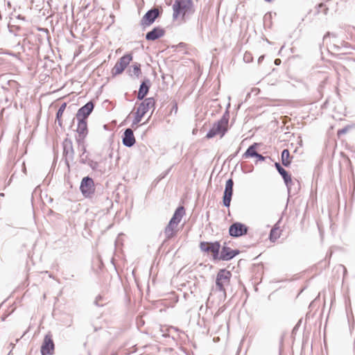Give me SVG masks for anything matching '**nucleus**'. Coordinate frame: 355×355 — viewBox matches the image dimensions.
Masks as SVG:
<instances>
[{"label": "nucleus", "instance_id": "1", "mask_svg": "<svg viewBox=\"0 0 355 355\" xmlns=\"http://www.w3.org/2000/svg\"><path fill=\"white\" fill-rule=\"evenodd\" d=\"M173 10V17L174 19L190 15L193 12L192 0H175Z\"/></svg>", "mask_w": 355, "mask_h": 355}, {"label": "nucleus", "instance_id": "2", "mask_svg": "<svg viewBox=\"0 0 355 355\" xmlns=\"http://www.w3.org/2000/svg\"><path fill=\"white\" fill-rule=\"evenodd\" d=\"M232 272L226 269H220L216 278V288L226 296V288L230 286Z\"/></svg>", "mask_w": 355, "mask_h": 355}, {"label": "nucleus", "instance_id": "3", "mask_svg": "<svg viewBox=\"0 0 355 355\" xmlns=\"http://www.w3.org/2000/svg\"><path fill=\"white\" fill-rule=\"evenodd\" d=\"M227 125L228 119L225 116H223L213 125L212 128L207 132L206 137L211 139L217 135H220V137H223L227 130Z\"/></svg>", "mask_w": 355, "mask_h": 355}, {"label": "nucleus", "instance_id": "4", "mask_svg": "<svg viewBox=\"0 0 355 355\" xmlns=\"http://www.w3.org/2000/svg\"><path fill=\"white\" fill-rule=\"evenodd\" d=\"M220 244L218 241L206 242L202 241L200 243V249L203 252L211 253L213 259L217 260L219 258Z\"/></svg>", "mask_w": 355, "mask_h": 355}, {"label": "nucleus", "instance_id": "5", "mask_svg": "<svg viewBox=\"0 0 355 355\" xmlns=\"http://www.w3.org/2000/svg\"><path fill=\"white\" fill-rule=\"evenodd\" d=\"M80 189L85 198L91 197L95 191L94 180L89 177L84 178L81 181Z\"/></svg>", "mask_w": 355, "mask_h": 355}, {"label": "nucleus", "instance_id": "6", "mask_svg": "<svg viewBox=\"0 0 355 355\" xmlns=\"http://www.w3.org/2000/svg\"><path fill=\"white\" fill-rule=\"evenodd\" d=\"M132 59V57L130 54H126L121 57L119 60L116 62L112 69L113 74L118 75L121 73L129 64Z\"/></svg>", "mask_w": 355, "mask_h": 355}, {"label": "nucleus", "instance_id": "7", "mask_svg": "<svg viewBox=\"0 0 355 355\" xmlns=\"http://www.w3.org/2000/svg\"><path fill=\"white\" fill-rule=\"evenodd\" d=\"M159 10L157 8L148 10L142 17L140 22V24L143 28H145L146 27L151 25L155 21V19L159 16Z\"/></svg>", "mask_w": 355, "mask_h": 355}, {"label": "nucleus", "instance_id": "8", "mask_svg": "<svg viewBox=\"0 0 355 355\" xmlns=\"http://www.w3.org/2000/svg\"><path fill=\"white\" fill-rule=\"evenodd\" d=\"M54 352V343L52 336L48 334L45 336L44 342L41 347V353L42 355H51Z\"/></svg>", "mask_w": 355, "mask_h": 355}, {"label": "nucleus", "instance_id": "9", "mask_svg": "<svg viewBox=\"0 0 355 355\" xmlns=\"http://www.w3.org/2000/svg\"><path fill=\"white\" fill-rule=\"evenodd\" d=\"M248 232V227L241 223H235L232 224L229 229V233L230 236L234 237H239L242 235L246 234Z\"/></svg>", "mask_w": 355, "mask_h": 355}, {"label": "nucleus", "instance_id": "10", "mask_svg": "<svg viewBox=\"0 0 355 355\" xmlns=\"http://www.w3.org/2000/svg\"><path fill=\"white\" fill-rule=\"evenodd\" d=\"M233 185L234 182L232 179H229L226 182L223 202L224 206L227 207H229L230 205V202L233 194Z\"/></svg>", "mask_w": 355, "mask_h": 355}, {"label": "nucleus", "instance_id": "11", "mask_svg": "<svg viewBox=\"0 0 355 355\" xmlns=\"http://www.w3.org/2000/svg\"><path fill=\"white\" fill-rule=\"evenodd\" d=\"M63 153L67 161L73 159L74 150L72 141L70 139H66L63 141Z\"/></svg>", "mask_w": 355, "mask_h": 355}, {"label": "nucleus", "instance_id": "12", "mask_svg": "<svg viewBox=\"0 0 355 355\" xmlns=\"http://www.w3.org/2000/svg\"><path fill=\"white\" fill-rule=\"evenodd\" d=\"M94 109V104L92 102H88L81 108H80L77 112L76 116L78 119H84L85 120L90 114Z\"/></svg>", "mask_w": 355, "mask_h": 355}, {"label": "nucleus", "instance_id": "13", "mask_svg": "<svg viewBox=\"0 0 355 355\" xmlns=\"http://www.w3.org/2000/svg\"><path fill=\"white\" fill-rule=\"evenodd\" d=\"M155 104V101L153 98H146L139 106L137 110L145 115L151 108H153Z\"/></svg>", "mask_w": 355, "mask_h": 355}, {"label": "nucleus", "instance_id": "14", "mask_svg": "<svg viewBox=\"0 0 355 355\" xmlns=\"http://www.w3.org/2000/svg\"><path fill=\"white\" fill-rule=\"evenodd\" d=\"M122 141L123 144L127 147H131L135 144L136 141L132 129L128 128L125 130Z\"/></svg>", "mask_w": 355, "mask_h": 355}, {"label": "nucleus", "instance_id": "15", "mask_svg": "<svg viewBox=\"0 0 355 355\" xmlns=\"http://www.w3.org/2000/svg\"><path fill=\"white\" fill-rule=\"evenodd\" d=\"M76 131L78 133V141L84 139L86 135H87V124L86 120H85L84 119H78Z\"/></svg>", "mask_w": 355, "mask_h": 355}, {"label": "nucleus", "instance_id": "16", "mask_svg": "<svg viewBox=\"0 0 355 355\" xmlns=\"http://www.w3.org/2000/svg\"><path fill=\"white\" fill-rule=\"evenodd\" d=\"M239 254L238 250H232L228 247H223L219 254L218 259L228 261Z\"/></svg>", "mask_w": 355, "mask_h": 355}, {"label": "nucleus", "instance_id": "17", "mask_svg": "<svg viewBox=\"0 0 355 355\" xmlns=\"http://www.w3.org/2000/svg\"><path fill=\"white\" fill-rule=\"evenodd\" d=\"M165 31L160 27H155L151 31L146 35V39L150 41H154L164 36Z\"/></svg>", "mask_w": 355, "mask_h": 355}, {"label": "nucleus", "instance_id": "18", "mask_svg": "<svg viewBox=\"0 0 355 355\" xmlns=\"http://www.w3.org/2000/svg\"><path fill=\"white\" fill-rule=\"evenodd\" d=\"M177 225L172 221H169L168 224L164 230V234L166 239H170L175 236L178 230H177Z\"/></svg>", "mask_w": 355, "mask_h": 355}, {"label": "nucleus", "instance_id": "19", "mask_svg": "<svg viewBox=\"0 0 355 355\" xmlns=\"http://www.w3.org/2000/svg\"><path fill=\"white\" fill-rule=\"evenodd\" d=\"M185 211L183 207H179L175 211L173 217L171 218V221L175 223V225H178L181 221L183 216L184 215Z\"/></svg>", "mask_w": 355, "mask_h": 355}, {"label": "nucleus", "instance_id": "20", "mask_svg": "<svg viewBox=\"0 0 355 355\" xmlns=\"http://www.w3.org/2000/svg\"><path fill=\"white\" fill-rule=\"evenodd\" d=\"M279 220L274 225L270 232V240L272 242H275L281 236V230H279Z\"/></svg>", "mask_w": 355, "mask_h": 355}, {"label": "nucleus", "instance_id": "21", "mask_svg": "<svg viewBox=\"0 0 355 355\" xmlns=\"http://www.w3.org/2000/svg\"><path fill=\"white\" fill-rule=\"evenodd\" d=\"M258 146V144L254 143L251 145L245 151V153L243 155V158H249L252 157H255L257 155V148Z\"/></svg>", "mask_w": 355, "mask_h": 355}, {"label": "nucleus", "instance_id": "22", "mask_svg": "<svg viewBox=\"0 0 355 355\" xmlns=\"http://www.w3.org/2000/svg\"><path fill=\"white\" fill-rule=\"evenodd\" d=\"M148 89L149 87L146 84L145 82H143L140 85L139 92L137 94V98L139 100H142L147 94Z\"/></svg>", "mask_w": 355, "mask_h": 355}, {"label": "nucleus", "instance_id": "23", "mask_svg": "<svg viewBox=\"0 0 355 355\" xmlns=\"http://www.w3.org/2000/svg\"><path fill=\"white\" fill-rule=\"evenodd\" d=\"M289 158H290V153H289L288 150L284 149L282 152V162L284 166L287 167L291 164V160Z\"/></svg>", "mask_w": 355, "mask_h": 355}, {"label": "nucleus", "instance_id": "24", "mask_svg": "<svg viewBox=\"0 0 355 355\" xmlns=\"http://www.w3.org/2000/svg\"><path fill=\"white\" fill-rule=\"evenodd\" d=\"M67 104L66 103H62L60 107H59L57 114H56V121L58 122V125L61 127L62 125V121L61 119V117L65 110Z\"/></svg>", "mask_w": 355, "mask_h": 355}, {"label": "nucleus", "instance_id": "25", "mask_svg": "<svg viewBox=\"0 0 355 355\" xmlns=\"http://www.w3.org/2000/svg\"><path fill=\"white\" fill-rule=\"evenodd\" d=\"M284 181L285 182V184L287 187L288 192L291 190V184H293V181L291 179V177L288 173H286L285 176H282Z\"/></svg>", "mask_w": 355, "mask_h": 355}, {"label": "nucleus", "instance_id": "26", "mask_svg": "<svg viewBox=\"0 0 355 355\" xmlns=\"http://www.w3.org/2000/svg\"><path fill=\"white\" fill-rule=\"evenodd\" d=\"M132 73L135 74L137 77H139V74L141 73L140 64H135L134 65H132Z\"/></svg>", "mask_w": 355, "mask_h": 355}, {"label": "nucleus", "instance_id": "27", "mask_svg": "<svg viewBox=\"0 0 355 355\" xmlns=\"http://www.w3.org/2000/svg\"><path fill=\"white\" fill-rule=\"evenodd\" d=\"M275 166L282 176H285L286 174L288 173L287 171L282 167L279 163L276 162Z\"/></svg>", "mask_w": 355, "mask_h": 355}, {"label": "nucleus", "instance_id": "28", "mask_svg": "<svg viewBox=\"0 0 355 355\" xmlns=\"http://www.w3.org/2000/svg\"><path fill=\"white\" fill-rule=\"evenodd\" d=\"M144 116V114H142L139 111L137 110L135 117L133 120V125L139 123Z\"/></svg>", "mask_w": 355, "mask_h": 355}, {"label": "nucleus", "instance_id": "29", "mask_svg": "<svg viewBox=\"0 0 355 355\" xmlns=\"http://www.w3.org/2000/svg\"><path fill=\"white\" fill-rule=\"evenodd\" d=\"M243 60L247 62H250V61H252V58L251 56V54L249 53H245L243 57Z\"/></svg>", "mask_w": 355, "mask_h": 355}, {"label": "nucleus", "instance_id": "30", "mask_svg": "<svg viewBox=\"0 0 355 355\" xmlns=\"http://www.w3.org/2000/svg\"><path fill=\"white\" fill-rule=\"evenodd\" d=\"M255 157H257L258 159L260 160V161L265 160V157H263V155L259 154L258 153H257V155H256Z\"/></svg>", "mask_w": 355, "mask_h": 355}, {"label": "nucleus", "instance_id": "31", "mask_svg": "<svg viewBox=\"0 0 355 355\" xmlns=\"http://www.w3.org/2000/svg\"><path fill=\"white\" fill-rule=\"evenodd\" d=\"M346 132H347V128H343V129L339 130L338 132V134L341 135V134L345 133Z\"/></svg>", "mask_w": 355, "mask_h": 355}, {"label": "nucleus", "instance_id": "32", "mask_svg": "<svg viewBox=\"0 0 355 355\" xmlns=\"http://www.w3.org/2000/svg\"><path fill=\"white\" fill-rule=\"evenodd\" d=\"M5 53L8 54V55H12V56H14V57H17V54L11 53V52H8V51L6 52Z\"/></svg>", "mask_w": 355, "mask_h": 355}, {"label": "nucleus", "instance_id": "33", "mask_svg": "<svg viewBox=\"0 0 355 355\" xmlns=\"http://www.w3.org/2000/svg\"><path fill=\"white\" fill-rule=\"evenodd\" d=\"M263 58H264L263 55L260 56L259 58V62H260L263 59Z\"/></svg>", "mask_w": 355, "mask_h": 355}, {"label": "nucleus", "instance_id": "34", "mask_svg": "<svg viewBox=\"0 0 355 355\" xmlns=\"http://www.w3.org/2000/svg\"><path fill=\"white\" fill-rule=\"evenodd\" d=\"M278 62H280V60L279 59H277L275 60V62L276 64H277Z\"/></svg>", "mask_w": 355, "mask_h": 355}, {"label": "nucleus", "instance_id": "35", "mask_svg": "<svg viewBox=\"0 0 355 355\" xmlns=\"http://www.w3.org/2000/svg\"><path fill=\"white\" fill-rule=\"evenodd\" d=\"M95 304H96V305H98V302L97 299H96V301H95Z\"/></svg>", "mask_w": 355, "mask_h": 355}, {"label": "nucleus", "instance_id": "36", "mask_svg": "<svg viewBox=\"0 0 355 355\" xmlns=\"http://www.w3.org/2000/svg\"><path fill=\"white\" fill-rule=\"evenodd\" d=\"M329 33H328L327 35H324V38H325Z\"/></svg>", "mask_w": 355, "mask_h": 355}]
</instances>
